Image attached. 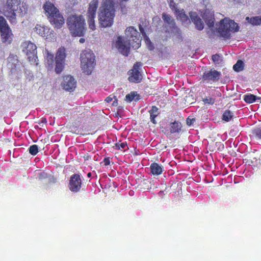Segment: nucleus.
Here are the masks:
<instances>
[{"label": "nucleus", "mask_w": 261, "mask_h": 261, "mask_svg": "<svg viewBox=\"0 0 261 261\" xmlns=\"http://www.w3.org/2000/svg\"><path fill=\"white\" fill-rule=\"evenodd\" d=\"M125 35L128 39V46L121 36H119L116 42V46L121 54L127 56L129 53V46L135 49L138 48L141 45L140 35L137 30L133 26L127 27L125 30Z\"/></svg>", "instance_id": "1"}, {"label": "nucleus", "mask_w": 261, "mask_h": 261, "mask_svg": "<svg viewBox=\"0 0 261 261\" xmlns=\"http://www.w3.org/2000/svg\"><path fill=\"white\" fill-rule=\"evenodd\" d=\"M116 4L115 0L102 1L98 13V20L101 27L106 28L113 24L115 16Z\"/></svg>", "instance_id": "2"}, {"label": "nucleus", "mask_w": 261, "mask_h": 261, "mask_svg": "<svg viewBox=\"0 0 261 261\" xmlns=\"http://www.w3.org/2000/svg\"><path fill=\"white\" fill-rule=\"evenodd\" d=\"M22 2V0H7L4 15L10 23H16V16H22L26 13Z\"/></svg>", "instance_id": "3"}, {"label": "nucleus", "mask_w": 261, "mask_h": 261, "mask_svg": "<svg viewBox=\"0 0 261 261\" xmlns=\"http://www.w3.org/2000/svg\"><path fill=\"white\" fill-rule=\"evenodd\" d=\"M67 27L73 36H82L86 30V23L82 15H71L67 19Z\"/></svg>", "instance_id": "4"}, {"label": "nucleus", "mask_w": 261, "mask_h": 261, "mask_svg": "<svg viewBox=\"0 0 261 261\" xmlns=\"http://www.w3.org/2000/svg\"><path fill=\"white\" fill-rule=\"evenodd\" d=\"M43 8L51 24L54 25L55 28H61L65 22V20L54 4L47 1L43 5Z\"/></svg>", "instance_id": "5"}, {"label": "nucleus", "mask_w": 261, "mask_h": 261, "mask_svg": "<svg viewBox=\"0 0 261 261\" xmlns=\"http://www.w3.org/2000/svg\"><path fill=\"white\" fill-rule=\"evenodd\" d=\"M239 27L234 20L225 17L220 20L218 28V32L220 35L224 39H229L231 32H237L239 31Z\"/></svg>", "instance_id": "6"}, {"label": "nucleus", "mask_w": 261, "mask_h": 261, "mask_svg": "<svg viewBox=\"0 0 261 261\" xmlns=\"http://www.w3.org/2000/svg\"><path fill=\"white\" fill-rule=\"evenodd\" d=\"M81 61L83 72L90 74L95 65L94 54L91 50L83 51L81 54Z\"/></svg>", "instance_id": "7"}, {"label": "nucleus", "mask_w": 261, "mask_h": 261, "mask_svg": "<svg viewBox=\"0 0 261 261\" xmlns=\"http://www.w3.org/2000/svg\"><path fill=\"white\" fill-rule=\"evenodd\" d=\"M0 35L2 42L6 44H10L13 39V34L6 19L0 16Z\"/></svg>", "instance_id": "8"}, {"label": "nucleus", "mask_w": 261, "mask_h": 261, "mask_svg": "<svg viewBox=\"0 0 261 261\" xmlns=\"http://www.w3.org/2000/svg\"><path fill=\"white\" fill-rule=\"evenodd\" d=\"M22 51L28 56V60L32 63L37 61V46L30 41H24L21 44Z\"/></svg>", "instance_id": "9"}, {"label": "nucleus", "mask_w": 261, "mask_h": 261, "mask_svg": "<svg viewBox=\"0 0 261 261\" xmlns=\"http://www.w3.org/2000/svg\"><path fill=\"white\" fill-rule=\"evenodd\" d=\"M34 29L37 34L48 41H52L55 39L54 31L47 27L37 24Z\"/></svg>", "instance_id": "10"}, {"label": "nucleus", "mask_w": 261, "mask_h": 261, "mask_svg": "<svg viewBox=\"0 0 261 261\" xmlns=\"http://www.w3.org/2000/svg\"><path fill=\"white\" fill-rule=\"evenodd\" d=\"M142 66L141 62L134 64L133 68L128 72V80L130 82L140 83L142 80V75L139 71L140 68Z\"/></svg>", "instance_id": "11"}, {"label": "nucleus", "mask_w": 261, "mask_h": 261, "mask_svg": "<svg viewBox=\"0 0 261 261\" xmlns=\"http://www.w3.org/2000/svg\"><path fill=\"white\" fill-rule=\"evenodd\" d=\"M69 188L73 192H79L82 187V179L78 174L72 175L69 181Z\"/></svg>", "instance_id": "12"}, {"label": "nucleus", "mask_w": 261, "mask_h": 261, "mask_svg": "<svg viewBox=\"0 0 261 261\" xmlns=\"http://www.w3.org/2000/svg\"><path fill=\"white\" fill-rule=\"evenodd\" d=\"M220 72L215 69H211L203 73L202 79L203 82H206L207 83L215 82L220 79Z\"/></svg>", "instance_id": "13"}, {"label": "nucleus", "mask_w": 261, "mask_h": 261, "mask_svg": "<svg viewBox=\"0 0 261 261\" xmlns=\"http://www.w3.org/2000/svg\"><path fill=\"white\" fill-rule=\"evenodd\" d=\"M76 82L71 75H67L64 77L61 86L64 90L68 91H73L76 87Z\"/></svg>", "instance_id": "14"}, {"label": "nucleus", "mask_w": 261, "mask_h": 261, "mask_svg": "<svg viewBox=\"0 0 261 261\" xmlns=\"http://www.w3.org/2000/svg\"><path fill=\"white\" fill-rule=\"evenodd\" d=\"M170 127L169 129L168 128L165 127L162 132L167 136H170L171 134L179 133L181 130V123L175 121L170 123Z\"/></svg>", "instance_id": "15"}, {"label": "nucleus", "mask_w": 261, "mask_h": 261, "mask_svg": "<svg viewBox=\"0 0 261 261\" xmlns=\"http://www.w3.org/2000/svg\"><path fill=\"white\" fill-rule=\"evenodd\" d=\"M202 18L205 23L209 28L214 27L215 22V17L214 13L210 10H206L202 15Z\"/></svg>", "instance_id": "16"}, {"label": "nucleus", "mask_w": 261, "mask_h": 261, "mask_svg": "<svg viewBox=\"0 0 261 261\" xmlns=\"http://www.w3.org/2000/svg\"><path fill=\"white\" fill-rule=\"evenodd\" d=\"M98 6V0H92L89 4L87 17H92V18H95L96 13Z\"/></svg>", "instance_id": "17"}, {"label": "nucleus", "mask_w": 261, "mask_h": 261, "mask_svg": "<svg viewBox=\"0 0 261 261\" xmlns=\"http://www.w3.org/2000/svg\"><path fill=\"white\" fill-rule=\"evenodd\" d=\"M191 20L195 24L196 28L199 30H202L204 28V24L196 12H191L189 13Z\"/></svg>", "instance_id": "18"}, {"label": "nucleus", "mask_w": 261, "mask_h": 261, "mask_svg": "<svg viewBox=\"0 0 261 261\" xmlns=\"http://www.w3.org/2000/svg\"><path fill=\"white\" fill-rule=\"evenodd\" d=\"M162 18L164 21L168 24V27L170 28L171 31H177L178 30V29L175 25V22L174 20L168 14L163 13L162 15Z\"/></svg>", "instance_id": "19"}, {"label": "nucleus", "mask_w": 261, "mask_h": 261, "mask_svg": "<svg viewBox=\"0 0 261 261\" xmlns=\"http://www.w3.org/2000/svg\"><path fill=\"white\" fill-rule=\"evenodd\" d=\"M8 65L10 68V71L12 73L16 71V68L17 64L18 63V60L17 56L13 55H10L8 58Z\"/></svg>", "instance_id": "20"}, {"label": "nucleus", "mask_w": 261, "mask_h": 261, "mask_svg": "<svg viewBox=\"0 0 261 261\" xmlns=\"http://www.w3.org/2000/svg\"><path fill=\"white\" fill-rule=\"evenodd\" d=\"M150 172L155 175H159L162 173L164 169L163 166L158 163L153 162L150 166Z\"/></svg>", "instance_id": "21"}, {"label": "nucleus", "mask_w": 261, "mask_h": 261, "mask_svg": "<svg viewBox=\"0 0 261 261\" xmlns=\"http://www.w3.org/2000/svg\"><path fill=\"white\" fill-rule=\"evenodd\" d=\"M149 113L150 115V121L154 124H156L157 122L155 120V118L160 114L159 109L156 106H152L151 109L149 111Z\"/></svg>", "instance_id": "22"}, {"label": "nucleus", "mask_w": 261, "mask_h": 261, "mask_svg": "<svg viewBox=\"0 0 261 261\" xmlns=\"http://www.w3.org/2000/svg\"><path fill=\"white\" fill-rule=\"evenodd\" d=\"M244 100L247 103H252L257 100V102H260L261 97L256 96L252 94H247L244 95Z\"/></svg>", "instance_id": "23"}, {"label": "nucleus", "mask_w": 261, "mask_h": 261, "mask_svg": "<svg viewBox=\"0 0 261 261\" xmlns=\"http://www.w3.org/2000/svg\"><path fill=\"white\" fill-rule=\"evenodd\" d=\"M250 136L251 140H261V126L252 129Z\"/></svg>", "instance_id": "24"}, {"label": "nucleus", "mask_w": 261, "mask_h": 261, "mask_svg": "<svg viewBox=\"0 0 261 261\" xmlns=\"http://www.w3.org/2000/svg\"><path fill=\"white\" fill-rule=\"evenodd\" d=\"M66 50L64 47H60L57 52L56 60H59L60 61H65L66 57Z\"/></svg>", "instance_id": "25"}, {"label": "nucleus", "mask_w": 261, "mask_h": 261, "mask_svg": "<svg viewBox=\"0 0 261 261\" xmlns=\"http://www.w3.org/2000/svg\"><path fill=\"white\" fill-rule=\"evenodd\" d=\"M245 19L252 25H259L261 24V15L251 17H246Z\"/></svg>", "instance_id": "26"}, {"label": "nucleus", "mask_w": 261, "mask_h": 261, "mask_svg": "<svg viewBox=\"0 0 261 261\" xmlns=\"http://www.w3.org/2000/svg\"><path fill=\"white\" fill-rule=\"evenodd\" d=\"M177 18L179 19L182 22H186L187 21L190 22L188 16L185 13L184 10H176Z\"/></svg>", "instance_id": "27"}, {"label": "nucleus", "mask_w": 261, "mask_h": 261, "mask_svg": "<svg viewBox=\"0 0 261 261\" xmlns=\"http://www.w3.org/2000/svg\"><path fill=\"white\" fill-rule=\"evenodd\" d=\"M233 116V113L229 110H225L222 117V120L225 122L229 121Z\"/></svg>", "instance_id": "28"}, {"label": "nucleus", "mask_w": 261, "mask_h": 261, "mask_svg": "<svg viewBox=\"0 0 261 261\" xmlns=\"http://www.w3.org/2000/svg\"><path fill=\"white\" fill-rule=\"evenodd\" d=\"M65 61L56 60L55 71L57 73H60L64 68Z\"/></svg>", "instance_id": "29"}, {"label": "nucleus", "mask_w": 261, "mask_h": 261, "mask_svg": "<svg viewBox=\"0 0 261 261\" xmlns=\"http://www.w3.org/2000/svg\"><path fill=\"white\" fill-rule=\"evenodd\" d=\"M138 187L140 190H148L149 188V182L146 179L141 180Z\"/></svg>", "instance_id": "30"}, {"label": "nucleus", "mask_w": 261, "mask_h": 261, "mask_svg": "<svg viewBox=\"0 0 261 261\" xmlns=\"http://www.w3.org/2000/svg\"><path fill=\"white\" fill-rule=\"evenodd\" d=\"M244 68V63L241 60H238L233 66V69L235 71L239 72L242 71Z\"/></svg>", "instance_id": "31"}, {"label": "nucleus", "mask_w": 261, "mask_h": 261, "mask_svg": "<svg viewBox=\"0 0 261 261\" xmlns=\"http://www.w3.org/2000/svg\"><path fill=\"white\" fill-rule=\"evenodd\" d=\"M29 153L33 155H35L38 152V147L37 145H32L29 148Z\"/></svg>", "instance_id": "32"}, {"label": "nucleus", "mask_w": 261, "mask_h": 261, "mask_svg": "<svg viewBox=\"0 0 261 261\" xmlns=\"http://www.w3.org/2000/svg\"><path fill=\"white\" fill-rule=\"evenodd\" d=\"M46 59L49 65H51L54 62V56L53 54L47 51Z\"/></svg>", "instance_id": "33"}, {"label": "nucleus", "mask_w": 261, "mask_h": 261, "mask_svg": "<svg viewBox=\"0 0 261 261\" xmlns=\"http://www.w3.org/2000/svg\"><path fill=\"white\" fill-rule=\"evenodd\" d=\"M94 18H92V17H88L89 28L92 31L95 29Z\"/></svg>", "instance_id": "34"}, {"label": "nucleus", "mask_w": 261, "mask_h": 261, "mask_svg": "<svg viewBox=\"0 0 261 261\" xmlns=\"http://www.w3.org/2000/svg\"><path fill=\"white\" fill-rule=\"evenodd\" d=\"M115 146L116 149L122 150L124 149L127 146V144L126 142H122L121 141H119L115 144Z\"/></svg>", "instance_id": "35"}, {"label": "nucleus", "mask_w": 261, "mask_h": 261, "mask_svg": "<svg viewBox=\"0 0 261 261\" xmlns=\"http://www.w3.org/2000/svg\"><path fill=\"white\" fill-rule=\"evenodd\" d=\"M212 59L213 62L217 64H220L222 61L221 56L218 54L213 55L212 57Z\"/></svg>", "instance_id": "36"}, {"label": "nucleus", "mask_w": 261, "mask_h": 261, "mask_svg": "<svg viewBox=\"0 0 261 261\" xmlns=\"http://www.w3.org/2000/svg\"><path fill=\"white\" fill-rule=\"evenodd\" d=\"M49 177V175L45 172H41L38 175V179L41 181H43L44 179H47Z\"/></svg>", "instance_id": "37"}, {"label": "nucleus", "mask_w": 261, "mask_h": 261, "mask_svg": "<svg viewBox=\"0 0 261 261\" xmlns=\"http://www.w3.org/2000/svg\"><path fill=\"white\" fill-rule=\"evenodd\" d=\"M145 42H146V45L147 46L148 48L150 50H153L154 48V45L151 42V41L149 39V38L147 36H146V37H145Z\"/></svg>", "instance_id": "38"}, {"label": "nucleus", "mask_w": 261, "mask_h": 261, "mask_svg": "<svg viewBox=\"0 0 261 261\" xmlns=\"http://www.w3.org/2000/svg\"><path fill=\"white\" fill-rule=\"evenodd\" d=\"M204 104L213 105L215 102V99L211 97H206L203 99Z\"/></svg>", "instance_id": "39"}, {"label": "nucleus", "mask_w": 261, "mask_h": 261, "mask_svg": "<svg viewBox=\"0 0 261 261\" xmlns=\"http://www.w3.org/2000/svg\"><path fill=\"white\" fill-rule=\"evenodd\" d=\"M136 94L134 92H132L128 94L125 96V100L128 102H131L135 98Z\"/></svg>", "instance_id": "40"}, {"label": "nucleus", "mask_w": 261, "mask_h": 261, "mask_svg": "<svg viewBox=\"0 0 261 261\" xmlns=\"http://www.w3.org/2000/svg\"><path fill=\"white\" fill-rule=\"evenodd\" d=\"M139 30H140L141 33L142 34V35L144 37V38L146 37V36H147V35L144 31V28L141 24L139 25Z\"/></svg>", "instance_id": "41"}, {"label": "nucleus", "mask_w": 261, "mask_h": 261, "mask_svg": "<svg viewBox=\"0 0 261 261\" xmlns=\"http://www.w3.org/2000/svg\"><path fill=\"white\" fill-rule=\"evenodd\" d=\"M48 182L50 183H55L57 181V179L56 178H55L54 176H51L49 175V177L47 178Z\"/></svg>", "instance_id": "42"}, {"label": "nucleus", "mask_w": 261, "mask_h": 261, "mask_svg": "<svg viewBox=\"0 0 261 261\" xmlns=\"http://www.w3.org/2000/svg\"><path fill=\"white\" fill-rule=\"evenodd\" d=\"M103 163L105 166H108L110 164V160L109 158H105L103 160Z\"/></svg>", "instance_id": "43"}, {"label": "nucleus", "mask_w": 261, "mask_h": 261, "mask_svg": "<svg viewBox=\"0 0 261 261\" xmlns=\"http://www.w3.org/2000/svg\"><path fill=\"white\" fill-rule=\"evenodd\" d=\"M194 121H195L194 119H190V118L188 117L187 119V124L188 125H191L193 123Z\"/></svg>", "instance_id": "44"}, {"label": "nucleus", "mask_w": 261, "mask_h": 261, "mask_svg": "<svg viewBox=\"0 0 261 261\" xmlns=\"http://www.w3.org/2000/svg\"><path fill=\"white\" fill-rule=\"evenodd\" d=\"M113 100V98L111 97L110 96H108L106 98V101L107 102H110L111 101H112V100Z\"/></svg>", "instance_id": "45"}, {"label": "nucleus", "mask_w": 261, "mask_h": 261, "mask_svg": "<svg viewBox=\"0 0 261 261\" xmlns=\"http://www.w3.org/2000/svg\"><path fill=\"white\" fill-rule=\"evenodd\" d=\"M201 3L206 5L208 3V0H199Z\"/></svg>", "instance_id": "46"}, {"label": "nucleus", "mask_w": 261, "mask_h": 261, "mask_svg": "<svg viewBox=\"0 0 261 261\" xmlns=\"http://www.w3.org/2000/svg\"><path fill=\"white\" fill-rule=\"evenodd\" d=\"M121 9L122 12L123 13H125L126 11V8H125V6L123 7L122 4H121Z\"/></svg>", "instance_id": "47"}, {"label": "nucleus", "mask_w": 261, "mask_h": 261, "mask_svg": "<svg viewBox=\"0 0 261 261\" xmlns=\"http://www.w3.org/2000/svg\"><path fill=\"white\" fill-rule=\"evenodd\" d=\"M85 40L84 38H80V40H79L80 42L81 43H84L85 42Z\"/></svg>", "instance_id": "48"}, {"label": "nucleus", "mask_w": 261, "mask_h": 261, "mask_svg": "<svg viewBox=\"0 0 261 261\" xmlns=\"http://www.w3.org/2000/svg\"><path fill=\"white\" fill-rule=\"evenodd\" d=\"M175 4L174 3L171 2L170 4V7H175Z\"/></svg>", "instance_id": "49"}, {"label": "nucleus", "mask_w": 261, "mask_h": 261, "mask_svg": "<svg viewBox=\"0 0 261 261\" xmlns=\"http://www.w3.org/2000/svg\"><path fill=\"white\" fill-rule=\"evenodd\" d=\"M91 175H92V174H91V172L88 173V174H87V176H88L89 178L91 177Z\"/></svg>", "instance_id": "50"}, {"label": "nucleus", "mask_w": 261, "mask_h": 261, "mask_svg": "<svg viewBox=\"0 0 261 261\" xmlns=\"http://www.w3.org/2000/svg\"><path fill=\"white\" fill-rule=\"evenodd\" d=\"M121 2H126V1H128V0H120Z\"/></svg>", "instance_id": "51"}, {"label": "nucleus", "mask_w": 261, "mask_h": 261, "mask_svg": "<svg viewBox=\"0 0 261 261\" xmlns=\"http://www.w3.org/2000/svg\"><path fill=\"white\" fill-rule=\"evenodd\" d=\"M115 3H117V0H115Z\"/></svg>", "instance_id": "52"}]
</instances>
